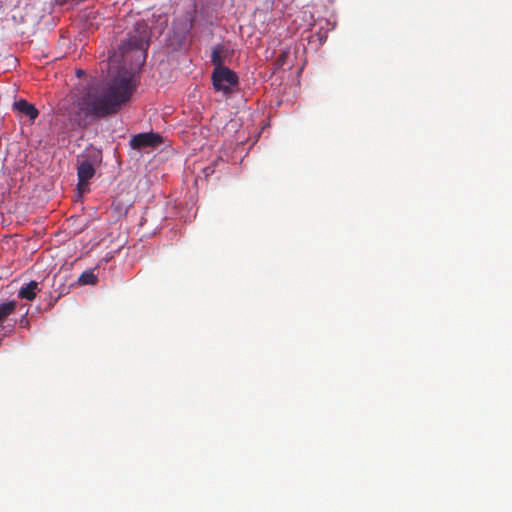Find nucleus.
<instances>
[{
	"instance_id": "nucleus-7",
	"label": "nucleus",
	"mask_w": 512,
	"mask_h": 512,
	"mask_svg": "<svg viewBox=\"0 0 512 512\" xmlns=\"http://www.w3.org/2000/svg\"><path fill=\"white\" fill-rule=\"evenodd\" d=\"M13 108L18 111L21 115L27 116L30 121L34 122L39 115L38 109L28 101L20 99L15 101Z\"/></svg>"
},
{
	"instance_id": "nucleus-6",
	"label": "nucleus",
	"mask_w": 512,
	"mask_h": 512,
	"mask_svg": "<svg viewBox=\"0 0 512 512\" xmlns=\"http://www.w3.org/2000/svg\"><path fill=\"white\" fill-rule=\"evenodd\" d=\"M230 57L229 49L223 44L216 45L211 52V63L214 68L225 67V61Z\"/></svg>"
},
{
	"instance_id": "nucleus-12",
	"label": "nucleus",
	"mask_w": 512,
	"mask_h": 512,
	"mask_svg": "<svg viewBox=\"0 0 512 512\" xmlns=\"http://www.w3.org/2000/svg\"><path fill=\"white\" fill-rule=\"evenodd\" d=\"M81 74H83V71L82 70H78L77 71V75L80 76Z\"/></svg>"
},
{
	"instance_id": "nucleus-1",
	"label": "nucleus",
	"mask_w": 512,
	"mask_h": 512,
	"mask_svg": "<svg viewBox=\"0 0 512 512\" xmlns=\"http://www.w3.org/2000/svg\"><path fill=\"white\" fill-rule=\"evenodd\" d=\"M136 87L137 81L132 72L119 71L102 85L83 90L69 112V119L76 126L85 128L92 121L116 114Z\"/></svg>"
},
{
	"instance_id": "nucleus-8",
	"label": "nucleus",
	"mask_w": 512,
	"mask_h": 512,
	"mask_svg": "<svg viewBox=\"0 0 512 512\" xmlns=\"http://www.w3.org/2000/svg\"><path fill=\"white\" fill-rule=\"evenodd\" d=\"M38 286V282L30 281L25 286L20 288L18 292V297L30 301L34 300L37 295V292L39 291Z\"/></svg>"
},
{
	"instance_id": "nucleus-11",
	"label": "nucleus",
	"mask_w": 512,
	"mask_h": 512,
	"mask_svg": "<svg viewBox=\"0 0 512 512\" xmlns=\"http://www.w3.org/2000/svg\"><path fill=\"white\" fill-rule=\"evenodd\" d=\"M288 56H289L288 51H283L282 53H280V55L277 57V59L275 61V65L277 66V68L283 67Z\"/></svg>"
},
{
	"instance_id": "nucleus-10",
	"label": "nucleus",
	"mask_w": 512,
	"mask_h": 512,
	"mask_svg": "<svg viewBox=\"0 0 512 512\" xmlns=\"http://www.w3.org/2000/svg\"><path fill=\"white\" fill-rule=\"evenodd\" d=\"M97 281L98 278L92 271H85L78 278V283L81 285H95Z\"/></svg>"
},
{
	"instance_id": "nucleus-9",
	"label": "nucleus",
	"mask_w": 512,
	"mask_h": 512,
	"mask_svg": "<svg viewBox=\"0 0 512 512\" xmlns=\"http://www.w3.org/2000/svg\"><path fill=\"white\" fill-rule=\"evenodd\" d=\"M16 303L9 301L0 304V322L4 321L10 314L14 312Z\"/></svg>"
},
{
	"instance_id": "nucleus-4",
	"label": "nucleus",
	"mask_w": 512,
	"mask_h": 512,
	"mask_svg": "<svg viewBox=\"0 0 512 512\" xmlns=\"http://www.w3.org/2000/svg\"><path fill=\"white\" fill-rule=\"evenodd\" d=\"M162 144V137L153 132L139 133L132 136L130 146L132 149L140 150L148 147H157Z\"/></svg>"
},
{
	"instance_id": "nucleus-3",
	"label": "nucleus",
	"mask_w": 512,
	"mask_h": 512,
	"mask_svg": "<svg viewBox=\"0 0 512 512\" xmlns=\"http://www.w3.org/2000/svg\"><path fill=\"white\" fill-rule=\"evenodd\" d=\"M211 78L215 90L226 94L231 92V87L238 84L237 74L227 67L214 68Z\"/></svg>"
},
{
	"instance_id": "nucleus-5",
	"label": "nucleus",
	"mask_w": 512,
	"mask_h": 512,
	"mask_svg": "<svg viewBox=\"0 0 512 512\" xmlns=\"http://www.w3.org/2000/svg\"><path fill=\"white\" fill-rule=\"evenodd\" d=\"M95 168L89 160H83L77 167L78 190L83 193L88 186V181L94 176Z\"/></svg>"
},
{
	"instance_id": "nucleus-2",
	"label": "nucleus",
	"mask_w": 512,
	"mask_h": 512,
	"mask_svg": "<svg viewBox=\"0 0 512 512\" xmlns=\"http://www.w3.org/2000/svg\"><path fill=\"white\" fill-rule=\"evenodd\" d=\"M150 31L145 21H138L134 29L128 34V38L120 45L122 54H126L132 50L141 52L143 61L145 60L146 50L149 47Z\"/></svg>"
}]
</instances>
